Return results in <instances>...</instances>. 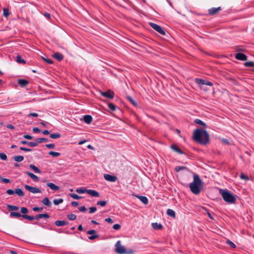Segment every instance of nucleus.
Here are the masks:
<instances>
[{
  "mask_svg": "<svg viewBox=\"0 0 254 254\" xmlns=\"http://www.w3.org/2000/svg\"><path fill=\"white\" fill-rule=\"evenodd\" d=\"M54 223L57 226H64L67 225L68 222L64 220H57Z\"/></svg>",
  "mask_w": 254,
  "mask_h": 254,
  "instance_id": "4468645a",
  "label": "nucleus"
},
{
  "mask_svg": "<svg viewBox=\"0 0 254 254\" xmlns=\"http://www.w3.org/2000/svg\"><path fill=\"white\" fill-rule=\"evenodd\" d=\"M42 203L48 206V207H50L51 206V201L49 200V198L48 197H45L42 201Z\"/></svg>",
  "mask_w": 254,
  "mask_h": 254,
  "instance_id": "393cba45",
  "label": "nucleus"
},
{
  "mask_svg": "<svg viewBox=\"0 0 254 254\" xmlns=\"http://www.w3.org/2000/svg\"><path fill=\"white\" fill-rule=\"evenodd\" d=\"M20 143L22 144H27L31 147H35L37 146V143L35 142H28L26 140H21Z\"/></svg>",
  "mask_w": 254,
  "mask_h": 254,
  "instance_id": "a211bd4d",
  "label": "nucleus"
},
{
  "mask_svg": "<svg viewBox=\"0 0 254 254\" xmlns=\"http://www.w3.org/2000/svg\"><path fill=\"white\" fill-rule=\"evenodd\" d=\"M193 139L197 142L205 145L209 142V136L206 130L197 128L194 131Z\"/></svg>",
  "mask_w": 254,
  "mask_h": 254,
  "instance_id": "f257e3e1",
  "label": "nucleus"
},
{
  "mask_svg": "<svg viewBox=\"0 0 254 254\" xmlns=\"http://www.w3.org/2000/svg\"><path fill=\"white\" fill-rule=\"evenodd\" d=\"M61 136V135L60 133H53V134H50V137L52 138H54V139H57V138H60V137Z\"/></svg>",
  "mask_w": 254,
  "mask_h": 254,
  "instance_id": "f704fd0d",
  "label": "nucleus"
},
{
  "mask_svg": "<svg viewBox=\"0 0 254 254\" xmlns=\"http://www.w3.org/2000/svg\"><path fill=\"white\" fill-rule=\"evenodd\" d=\"M101 94L102 96L110 99H113L114 96V93L111 90H108L107 92H101Z\"/></svg>",
  "mask_w": 254,
  "mask_h": 254,
  "instance_id": "9d476101",
  "label": "nucleus"
},
{
  "mask_svg": "<svg viewBox=\"0 0 254 254\" xmlns=\"http://www.w3.org/2000/svg\"><path fill=\"white\" fill-rule=\"evenodd\" d=\"M235 58L238 60L245 61L247 60L248 57L243 53H238L235 55Z\"/></svg>",
  "mask_w": 254,
  "mask_h": 254,
  "instance_id": "9b49d317",
  "label": "nucleus"
},
{
  "mask_svg": "<svg viewBox=\"0 0 254 254\" xmlns=\"http://www.w3.org/2000/svg\"><path fill=\"white\" fill-rule=\"evenodd\" d=\"M105 221L109 223H113V220L110 217L106 218L105 219Z\"/></svg>",
  "mask_w": 254,
  "mask_h": 254,
  "instance_id": "69168bd1",
  "label": "nucleus"
},
{
  "mask_svg": "<svg viewBox=\"0 0 254 254\" xmlns=\"http://www.w3.org/2000/svg\"><path fill=\"white\" fill-rule=\"evenodd\" d=\"M13 159L14 161H15L16 162H20L23 160L24 157H23V156H20V155L16 156L13 157Z\"/></svg>",
  "mask_w": 254,
  "mask_h": 254,
  "instance_id": "2f4dec72",
  "label": "nucleus"
},
{
  "mask_svg": "<svg viewBox=\"0 0 254 254\" xmlns=\"http://www.w3.org/2000/svg\"><path fill=\"white\" fill-rule=\"evenodd\" d=\"M67 217L69 220H74L76 218V216L74 214H68Z\"/></svg>",
  "mask_w": 254,
  "mask_h": 254,
  "instance_id": "79ce46f5",
  "label": "nucleus"
},
{
  "mask_svg": "<svg viewBox=\"0 0 254 254\" xmlns=\"http://www.w3.org/2000/svg\"><path fill=\"white\" fill-rule=\"evenodd\" d=\"M49 154L54 157H58L61 155V154L59 152H54L52 151H50L49 152Z\"/></svg>",
  "mask_w": 254,
  "mask_h": 254,
  "instance_id": "c9c22d12",
  "label": "nucleus"
},
{
  "mask_svg": "<svg viewBox=\"0 0 254 254\" xmlns=\"http://www.w3.org/2000/svg\"><path fill=\"white\" fill-rule=\"evenodd\" d=\"M121 225L119 224H115L113 225V228L115 230H118L121 228Z\"/></svg>",
  "mask_w": 254,
  "mask_h": 254,
  "instance_id": "5fc2aeb1",
  "label": "nucleus"
},
{
  "mask_svg": "<svg viewBox=\"0 0 254 254\" xmlns=\"http://www.w3.org/2000/svg\"><path fill=\"white\" fill-rule=\"evenodd\" d=\"M16 62L19 64H25V61L22 59L21 56L17 55L16 57Z\"/></svg>",
  "mask_w": 254,
  "mask_h": 254,
  "instance_id": "473e14b6",
  "label": "nucleus"
},
{
  "mask_svg": "<svg viewBox=\"0 0 254 254\" xmlns=\"http://www.w3.org/2000/svg\"><path fill=\"white\" fill-rule=\"evenodd\" d=\"M23 137L24 138H26V139H33V136L30 135H28V134H25L23 136Z\"/></svg>",
  "mask_w": 254,
  "mask_h": 254,
  "instance_id": "0e129e2a",
  "label": "nucleus"
},
{
  "mask_svg": "<svg viewBox=\"0 0 254 254\" xmlns=\"http://www.w3.org/2000/svg\"><path fill=\"white\" fill-rule=\"evenodd\" d=\"M202 188V182L198 175H193V182L190 184V188L191 191L194 194H198Z\"/></svg>",
  "mask_w": 254,
  "mask_h": 254,
  "instance_id": "f03ea898",
  "label": "nucleus"
},
{
  "mask_svg": "<svg viewBox=\"0 0 254 254\" xmlns=\"http://www.w3.org/2000/svg\"><path fill=\"white\" fill-rule=\"evenodd\" d=\"M87 193L94 197H98L99 196V193L95 190H87Z\"/></svg>",
  "mask_w": 254,
  "mask_h": 254,
  "instance_id": "dca6fc26",
  "label": "nucleus"
},
{
  "mask_svg": "<svg viewBox=\"0 0 254 254\" xmlns=\"http://www.w3.org/2000/svg\"><path fill=\"white\" fill-rule=\"evenodd\" d=\"M42 59L48 64H52L53 63V61L51 59H47L44 57H42Z\"/></svg>",
  "mask_w": 254,
  "mask_h": 254,
  "instance_id": "a18cd8bd",
  "label": "nucleus"
},
{
  "mask_svg": "<svg viewBox=\"0 0 254 254\" xmlns=\"http://www.w3.org/2000/svg\"><path fill=\"white\" fill-rule=\"evenodd\" d=\"M20 211L22 213H23L24 215H26L27 213L28 212V210L26 207H22L20 209Z\"/></svg>",
  "mask_w": 254,
  "mask_h": 254,
  "instance_id": "de8ad7c7",
  "label": "nucleus"
},
{
  "mask_svg": "<svg viewBox=\"0 0 254 254\" xmlns=\"http://www.w3.org/2000/svg\"><path fill=\"white\" fill-rule=\"evenodd\" d=\"M15 193L19 196L22 197L24 195V193L21 189H16L15 190Z\"/></svg>",
  "mask_w": 254,
  "mask_h": 254,
  "instance_id": "cd10ccee",
  "label": "nucleus"
},
{
  "mask_svg": "<svg viewBox=\"0 0 254 254\" xmlns=\"http://www.w3.org/2000/svg\"><path fill=\"white\" fill-rule=\"evenodd\" d=\"M245 66L247 67H254V62H247L244 64Z\"/></svg>",
  "mask_w": 254,
  "mask_h": 254,
  "instance_id": "58836bf2",
  "label": "nucleus"
},
{
  "mask_svg": "<svg viewBox=\"0 0 254 254\" xmlns=\"http://www.w3.org/2000/svg\"><path fill=\"white\" fill-rule=\"evenodd\" d=\"M151 225L153 228L155 230H160L163 228V226L161 224H158L156 222L152 223Z\"/></svg>",
  "mask_w": 254,
  "mask_h": 254,
  "instance_id": "5701e85b",
  "label": "nucleus"
},
{
  "mask_svg": "<svg viewBox=\"0 0 254 254\" xmlns=\"http://www.w3.org/2000/svg\"><path fill=\"white\" fill-rule=\"evenodd\" d=\"M194 123L196 124L201 125L204 127H206V124L199 119H196L194 121Z\"/></svg>",
  "mask_w": 254,
  "mask_h": 254,
  "instance_id": "ea45409f",
  "label": "nucleus"
},
{
  "mask_svg": "<svg viewBox=\"0 0 254 254\" xmlns=\"http://www.w3.org/2000/svg\"><path fill=\"white\" fill-rule=\"evenodd\" d=\"M240 177L241 179L245 180H249V177L243 173L240 175Z\"/></svg>",
  "mask_w": 254,
  "mask_h": 254,
  "instance_id": "4d7b16f0",
  "label": "nucleus"
},
{
  "mask_svg": "<svg viewBox=\"0 0 254 254\" xmlns=\"http://www.w3.org/2000/svg\"><path fill=\"white\" fill-rule=\"evenodd\" d=\"M171 148L175 152L180 154H183L184 152L181 150V149L176 145H172L171 146Z\"/></svg>",
  "mask_w": 254,
  "mask_h": 254,
  "instance_id": "f3484780",
  "label": "nucleus"
},
{
  "mask_svg": "<svg viewBox=\"0 0 254 254\" xmlns=\"http://www.w3.org/2000/svg\"><path fill=\"white\" fill-rule=\"evenodd\" d=\"M50 217L49 215L47 213L44 214H39L36 215L35 219L39 220L40 218H44L45 219H48Z\"/></svg>",
  "mask_w": 254,
  "mask_h": 254,
  "instance_id": "412c9836",
  "label": "nucleus"
},
{
  "mask_svg": "<svg viewBox=\"0 0 254 254\" xmlns=\"http://www.w3.org/2000/svg\"><path fill=\"white\" fill-rule=\"evenodd\" d=\"M116 252L119 254H131L133 253L132 251H127L124 246L121 245L120 241L117 242L115 245Z\"/></svg>",
  "mask_w": 254,
  "mask_h": 254,
  "instance_id": "20e7f679",
  "label": "nucleus"
},
{
  "mask_svg": "<svg viewBox=\"0 0 254 254\" xmlns=\"http://www.w3.org/2000/svg\"><path fill=\"white\" fill-rule=\"evenodd\" d=\"M76 191L78 193H84L87 192V190L83 188H79L76 189Z\"/></svg>",
  "mask_w": 254,
  "mask_h": 254,
  "instance_id": "e433bc0d",
  "label": "nucleus"
},
{
  "mask_svg": "<svg viewBox=\"0 0 254 254\" xmlns=\"http://www.w3.org/2000/svg\"><path fill=\"white\" fill-rule=\"evenodd\" d=\"M24 188L26 190L32 192L33 193H38L41 192V190L39 188H36V187H31L29 185H25L24 186Z\"/></svg>",
  "mask_w": 254,
  "mask_h": 254,
  "instance_id": "423d86ee",
  "label": "nucleus"
},
{
  "mask_svg": "<svg viewBox=\"0 0 254 254\" xmlns=\"http://www.w3.org/2000/svg\"><path fill=\"white\" fill-rule=\"evenodd\" d=\"M167 214L170 216H171L173 218H175V216H176V214H175V212L172 210V209H168L167 211Z\"/></svg>",
  "mask_w": 254,
  "mask_h": 254,
  "instance_id": "c85d7f7f",
  "label": "nucleus"
},
{
  "mask_svg": "<svg viewBox=\"0 0 254 254\" xmlns=\"http://www.w3.org/2000/svg\"><path fill=\"white\" fill-rule=\"evenodd\" d=\"M33 131L35 133H38L40 131V129L38 127H34L33 128Z\"/></svg>",
  "mask_w": 254,
  "mask_h": 254,
  "instance_id": "774afa93",
  "label": "nucleus"
},
{
  "mask_svg": "<svg viewBox=\"0 0 254 254\" xmlns=\"http://www.w3.org/2000/svg\"><path fill=\"white\" fill-rule=\"evenodd\" d=\"M78 209L81 212H86L87 211L86 208L84 206H80L78 208Z\"/></svg>",
  "mask_w": 254,
  "mask_h": 254,
  "instance_id": "052dcab7",
  "label": "nucleus"
},
{
  "mask_svg": "<svg viewBox=\"0 0 254 254\" xmlns=\"http://www.w3.org/2000/svg\"><path fill=\"white\" fill-rule=\"evenodd\" d=\"M20 149L22 151H27V152H31L32 151V149L24 147H20Z\"/></svg>",
  "mask_w": 254,
  "mask_h": 254,
  "instance_id": "864d4df0",
  "label": "nucleus"
},
{
  "mask_svg": "<svg viewBox=\"0 0 254 254\" xmlns=\"http://www.w3.org/2000/svg\"><path fill=\"white\" fill-rule=\"evenodd\" d=\"M221 10V7H212L208 10L209 14L210 15H214L218 13Z\"/></svg>",
  "mask_w": 254,
  "mask_h": 254,
  "instance_id": "f8f14e48",
  "label": "nucleus"
},
{
  "mask_svg": "<svg viewBox=\"0 0 254 254\" xmlns=\"http://www.w3.org/2000/svg\"><path fill=\"white\" fill-rule=\"evenodd\" d=\"M10 216L11 217H17L19 218L20 217H22V215H21L20 213L18 212H11L10 213Z\"/></svg>",
  "mask_w": 254,
  "mask_h": 254,
  "instance_id": "c756f323",
  "label": "nucleus"
},
{
  "mask_svg": "<svg viewBox=\"0 0 254 254\" xmlns=\"http://www.w3.org/2000/svg\"><path fill=\"white\" fill-rule=\"evenodd\" d=\"M35 140L36 142L35 143H37V145L38 143H40L42 142H46L49 141V140L48 138H37L35 139Z\"/></svg>",
  "mask_w": 254,
  "mask_h": 254,
  "instance_id": "a878e982",
  "label": "nucleus"
},
{
  "mask_svg": "<svg viewBox=\"0 0 254 254\" xmlns=\"http://www.w3.org/2000/svg\"><path fill=\"white\" fill-rule=\"evenodd\" d=\"M63 199L62 198H60L58 199H54L53 201V203L55 205H57L59 204L62 203L63 202Z\"/></svg>",
  "mask_w": 254,
  "mask_h": 254,
  "instance_id": "37998d69",
  "label": "nucleus"
},
{
  "mask_svg": "<svg viewBox=\"0 0 254 254\" xmlns=\"http://www.w3.org/2000/svg\"><path fill=\"white\" fill-rule=\"evenodd\" d=\"M139 200L144 204H147L148 203V198L144 196H137Z\"/></svg>",
  "mask_w": 254,
  "mask_h": 254,
  "instance_id": "b1692460",
  "label": "nucleus"
},
{
  "mask_svg": "<svg viewBox=\"0 0 254 254\" xmlns=\"http://www.w3.org/2000/svg\"><path fill=\"white\" fill-rule=\"evenodd\" d=\"M46 146L49 149H53L55 147V145L53 143L46 144Z\"/></svg>",
  "mask_w": 254,
  "mask_h": 254,
  "instance_id": "13d9d810",
  "label": "nucleus"
},
{
  "mask_svg": "<svg viewBox=\"0 0 254 254\" xmlns=\"http://www.w3.org/2000/svg\"><path fill=\"white\" fill-rule=\"evenodd\" d=\"M29 167L31 169H32L35 173H38V174L41 173V170L39 169H38L36 166H35L34 165L30 164L29 165Z\"/></svg>",
  "mask_w": 254,
  "mask_h": 254,
  "instance_id": "bb28decb",
  "label": "nucleus"
},
{
  "mask_svg": "<svg viewBox=\"0 0 254 254\" xmlns=\"http://www.w3.org/2000/svg\"><path fill=\"white\" fill-rule=\"evenodd\" d=\"M53 57H54L55 59L59 62L61 61L64 59L63 55L59 52L54 53L53 55Z\"/></svg>",
  "mask_w": 254,
  "mask_h": 254,
  "instance_id": "ddd939ff",
  "label": "nucleus"
},
{
  "mask_svg": "<svg viewBox=\"0 0 254 254\" xmlns=\"http://www.w3.org/2000/svg\"><path fill=\"white\" fill-rule=\"evenodd\" d=\"M226 243L229 245L232 248H236L235 244L231 242V241L228 240L226 242Z\"/></svg>",
  "mask_w": 254,
  "mask_h": 254,
  "instance_id": "09e8293b",
  "label": "nucleus"
},
{
  "mask_svg": "<svg viewBox=\"0 0 254 254\" xmlns=\"http://www.w3.org/2000/svg\"><path fill=\"white\" fill-rule=\"evenodd\" d=\"M109 108L112 111H115L117 107L113 103L108 104Z\"/></svg>",
  "mask_w": 254,
  "mask_h": 254,
  "instance_id": "4c0bfd02",
  "label": "nucleus"
},
{
  "mask_svg": "<svg viewBox=\"0 0 254 254\" xmlns=\"http://www.w3.org/2000/svg\"><path fill=\"white\" fill-rule=\"evenodd\" d=\"M195 82L198 84L201 85H206L208 86H212L213 84L212 82L208 81H206L205 80H203L202 79L200 78H196L195 79Z\"/></svg>",
  "mask_w": 254,
  "mask_h": 254,
  "instance_id": "1a4fd4ad",
  "label": "nucleus"
},
{
  "mask_svg": "<svg viewBox=\"0 0 254 254\" xmlns=\"http://www.w3.org/2000/svg\"><path fill=\"white\" fill-rule=\"evenodd\" d=\"M26 173L35 182H38L39 181V178L33 173L26 172Z\"/></svg>",
  "mask_w": 254,
  "mask_h": 254,
  "instance_id": "aec40b11",
  "label": "nucleus"
},
{
  "mask_svg": "<svg viewBox=\"0 0 254 254\" xmlns=\"http://www.w3.org/2000/svg\"><path fill=\"white\" fill-rule=\"evenodd\" d=\"M28 81L24 79H19L18 83L22 87L26 86L28 84Z\"/></svg>",
  "mask_w": 254,
  "mask_h": 254,
  "instance_id": "4be33fe9",
  "label": "nucleus"
},
{
  "mask_svg": "<svg viewBox=\"0 0 254 254\" xmlns=\"http://www.w3.org/2000/svg\"><path fill=\"white\" fill-rule=\"evenodd\" d=\"M96 231L95 230H90L87 232V234L88 235H91L88 237V239L91 240H93L99 237L98 235L96 234Z\"/></svg>",
  "mask_w": 254,
  "mask_h": 254,
  "instance_id": "0eeeda50",
  "label": "nucleus"
},
{
  "mask_svg": "<svg viewBox=\"0 0 254 254\" xmlns=\"http://www.w3.org/2000/svg\"><path fill=\"white\" fill-rule=\"evenodd\" d=\"M6 127L9 129H13L14 128V127L11 124H8L6 126Z\"/></svg>",
  "mask_w": 254,
  "mask_h": 254,
  "instance_id": "338daca9",
  "label": "nucleus"
},
{
  "mask_svg": "<svg viewBox=\"0 0 254 254\" xmlns=\"http://www.w3.org/2000/svg\"><path fill=\"white\" fill-rule=\"evenodd\" d=\"M107 204L106 201H97V204L101 206H105Z\"/></svg>",
  "mask_w": 254,
  "mask_h": 254,
  "instance_id": "3c124183",
  "label": "nucleus"
},
{
  "mask_svg": "<svg viewBox=\"0 0 254 254\" xmlns=\"http://www.w3.org/2000/svg\"><path fill=\"white\" fill-rule=\"evenodd\" d=\"M104 177L106 181L110 182H115L117 180V177L116 176L108 174H105Z\"/></svg>",
  "mask_w": 254,
  "mask_h": 254,
  "instance_id": "6e6552de",
  "label": "nucleus"
},
{
  "mask_svg": "<svg viewBox=\"0 0 254 254\" xmlns=\"http://www.w3.org/2000/svg\"><path fill=\"white\" fill-rule=\"evenodd\" d=\"M3 15L5 17H7L9 15V10L7 8H4L3 9Z\"/></svg>",
  "mask_w": 254,
  "mask_h": 254,
  "instance_id": "a19ab883",
  "label": "nucleus"
},
{
  "mask_svg": "<svg viewBox=\"0 0 254 254\" xmlns=\"http://www.w3.org/2000/svg\"><path fill=\"white\" fill-rule=\"evenodd\" d=\"M6 193L9 195H12L15 193V190L11 189H8L6 190Z\"/></svg>",
  "mask_w": 254,
  "mask_h": 254,
  "instance_id": "680f3d73",
  "label": "nucleus"
},
{
  "mask_svg": "<svg viewBox=\"0 0 254 254\" xmlns=\"http://www.w3.org/2000/svg\"><path fill=\"white\" fill-rule=\"evenodd\" d=\"M149 25L151 27V28H152L154 30L158 32L162 35H166L165 31L160 26L152 22H150Z\"/></svg>",
  "mask_w": 254,
  "mask_h": 254,
  "instance_id": "39448f33",
  "label": "nucleus"
},
{
  "mask_svg": "<svg viewBox=\"0 0 254 254\" xmlns=\"http://www.w3.org/2000/svg\"><path fill=\"white\" fill-rule=\"evenodd\" d=\"M0 158L2 160H6L7 159V156L4 153H0Z\"/></svg>",
  "mask_w": 254,
  "mask_h": 254,
  "instance_id": "603ef678",
  "label": "nucleus"
},
{
  "mask_svg": "<svg viewBox=\"0 0 254 254\" xmlns=\"http://www.w3.org/2000/svg\"><path fill=\"white\" fill-rule=\"evenodd\" d=\"M220 193L221 194L223 199L227 202L229 203H235L236 202V198L235 196L228 190L223 189H220L219 190Z\"/></svg>",
  "mask_w": 254,
  "mask_h": 254,
  "instance_id": "7ed1b4c3",
  "label": "nucleus"
},
{
  "mask_svg": "<svg viewBox=\"0 0 254 254\" xmlns=\"http://www.w3.org/2000/svg\"><path fill=\"white\" fill-rule=\"evenodd\" d=\"M127 99L134 106H136L137 105L136 102L135 101H134V100L130 96H127Z\"/></svg>",
  "mask_w": 254,
  "mask_h": 254,
  "instance_id": "49530a36",
  "label": "nucleus"
},
{
  "mask_svg": "<svg viewBox=\"0 0 254 254\" xmlns=\"http://www.w3.org/2000/svg\"><path fill=\"white\" fill-rule=\"evenodd\" d=\"M7 207V209L10 211H16L19 209V207L15 205H8Z\"/></svg>",
  "mask_w": 254,
  "mask_h": 254,
  "instance_id": "7c9ffc66",
  "label": "nucleus"
},
{
  "mask_svg": "<svg viewBox=\"0 0 254 254\" xmlns=\"http://www.w3.org/2000/svg\"><path fill=\"white\" fill-rule=\"evenodd\" d=\"M187 169V167L185 166H177L175 168V171L176 172H179L181 170H184Z\"/></svg>",
  "mask_w": 254,
  "mask_h": 254,
  "instance_id": "c03bdc74",
  "label": "nucleus"
},
{
  "mask_svg": "<svg viewBox=\"0 0 254 254\" xmlns=\"http://www.w3.org/2000/svg\"><path fill=\"white\" fill-rule=\"evenodd\" d=\"M1 182L4 183H9L10 182V180L6 178H1Z\"/></svg>",
  "mask_w": 254,
  "mask_h": 254,
  "instance_id": "e2e57ef3",
  "label": "nucleus"
},
{
  "mask_svg": "<svg viewBox=\"0 0 254 254\" xmlns=\"http://www.w3.org/2000/svg\"><path fill=\"white\" fill-rule=\"evenodd\" d=\"M70 195L71 197H72L74 199H79L81 198V196L78 195L77 194H76L75 193H71V194H70Z\"/></svg>",
  "mask_w": 254,
  "mask_h": 254,
  "instance_id": "8fccbe9b",
  "label": "nucleus"
},
{
  "mask_svg": "<svg viewBox=\"0 0 254 254\" xmlns=\"http://www.w3.org/2000/svg\"><path fill=\"white\" fill-rule=\"evenodd\" d=\"M97 210V208L96 207H91L89 208V213H94Z\"/></svg>",
  "mask_w": 254,
  "mask_h": 254,
  "instance_id": "6e6d98bb",
  "label": "nucleus"
},
{
  "mask_svg": "<svg viewBox=\"0 0 254 254\" xmlns=\"http://www.w3.org/2000/svg\"><path fill=\"white\" fill-rule=\"evenodd\" d=\"M22 217L25 219H26L28 220H30V221H32V220L35 219V217L31 216L28 215L23 214Z\"/></svg>",
  "mask_w": 254,
  "mask_h": 254,
  "instance_id": "72a5a7b5",
  "label": "nucleus"
},
{
  "mask_svg": "<svg viewBox=\"0 0 254 254\" xmlns=\"http://www.w3.org/2000/svg\"><path fill=\"white\" fill-rule=\"evenodd\" d=\"M47 186L49 187L51 190L57 191L60 190V187L54 183H49L47 184Z\"/></svg>",
  "mask_w": 254,
  "mask_h": 254,
  "instance_id": "2eb2a0df",
  "label": "nucleus"
},
{
  "mask_svg": "<svg viewBox=\"0 0 254 254\" xmlns=\"http://www.w3.org/2000/svg\"><path fill=\"white\" fill-rule=\"evenodd\" d=\"M92 121V117L90 115H85L83 117V121L86 124H90Z\"/></svg>",
  "mask_w": 254,
  "mask_h": 254,
  "instance_id": "6ab92c4d",
  "label": "nucleus"
},
{
  "mask_svg": "<svg viewBox=\"0 0 254 254\" xmlns=\"http://www.w3.org/2000/svg\"><path fill=\"white\" fill-rule=\"evenodd\" d=\"M32 209L35 212L41 211L43 210V207H34Z\"/></svg>",
  "mask_w": 254,
  "mask_h": 254,
  "instance_id": "bf43d9fd",
  "label": "nucleus"
}]
</instances>
